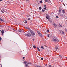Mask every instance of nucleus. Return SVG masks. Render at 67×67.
Returning <instances> with one entry per match:
<instances>
[{
    "mask_svg": "<svg viewBox=\"0 0 67 67\" xmlns=\"http://www.w3.org/2000/svg\"><path fill=\"white\" fill-rule=\"evenodd\" d=\"M42 1H40V3H42Z\"/></svg>",
    "mask_w": 67,
    "mask_h": 67,
    "instance_id": "a878e982",
    "label": "nucleus"
},
{
    "mask_svg": "<svg viewBox=\"0 0 67 67\" xmlns=\"http://www.w3.org/2000/svg\"><path fill=\"white\" fill-rule=\"evenodd\" d=\"M2 40V38L1 37H0V40Z\"/></svg>",
    "mask_w": 67,
    "mask_h": 67,
    "instance_id": "c9c22d12",
    "label": "nucleus"
},
{
    "mask_svg": "<svg viewBox=\"0 0 67 67\" xmlns=\"http://www.w3.org/2000/svg\"><path fill=\"white\" fill-rule=\"evenodd\" d=\"M28 64H29L30 65H31L32 64V63L31 62H29L28 63Z\"/></svg>",
    "mask_w": 67,
    "mask_h": 67,
    "instance_id": "ddd939ff",
    "label": "nucleus"
},
{
    "mask_svg": "<svg viewBox=\"0 0 67 67\" xmlns=\"http://www.w3.org/2000/svg\"><path fill=\"white\" fill-rule=\"evenodd\" d=\"M45 66H47V64H46Z\"/></svg>",
    "mask_w": 67,
    "mask_h": 67,
    "instance_id": "c03bdc74",
    "label": "nucleus"
},
{
    "mask_svg": "<svg viewBox=\"0 0 67 67\" xmlns=\"http://www.w3.org/2000/svg\"><path fill=\"white\" fill-rule=\"evenodd\" d=\"M28 20H30V18H28Z\"/></svg>",
    "mask_w": 67,
    "mask_h": 67,
    "instance_id": "2f4dec72",
    "label": "nucleus"
},
{
    "mask_svg": "<svg viewBox=\"0 0 67 67\" xmlns=\"http://www.w3.org/2000/svg\"><path fill=\"white\" fill-rule=\"evenodd\" d=\"M46 19H48V20H49V18H48V17L47 16H46Z\"/></svg>",
    "mask_w": 67,
    "mask_h": 67,
    "instance_id": "cd10ccee",
    "label": "nucleus"
},
{
    "mask_svg": "<svg viewBox=\"0 0 67 67\" xmlns=\"http://www.w3.org/2000/svg\"><path fill=\"white\" fill-rule=\"evenodd\" d=\"M39 10H41L42 9V8H41V7H40L39 8Z\"/></svg>",
    "mask_w": 67,
    "mask_h": 67,
    "instance_id": "4be33fe9",
    "label": "nucleus"
},
{
    "mask_svg": "<svg viewBox=\"0 0 67 67\" xmlns=\"http://www.w3.org/2000/svg\"><path fill=\"white\" fill-rule=\"evenodd\" d=\"M14 31H15V30L14 29Z\"/></svg>",
    "mask_w": 67,
    "mask_h": 67,
    "instance_id": "603ef678",
    "label": "nucleus"
},
{
    "mask_svg": "<svg viewBox=\"0 0 67 67\" xmlns=\"http://www.w3.org/2000/svg\"><path fill=\"white\" fill-rule=\"evenodd\" d=\"M2 35H3V34H2Z\"/></svg>",
    "mask_w": 67,
    "mask_h": 67,
    "instance_id": "8fccbe9b",
    "label": "nucleus"
},
{
    "mask_svg": "<svg viewBox=\"0 0 67 67\" xmlns=\"http://www.w3.org/2000/svg\"><path fill=\"white\" fill-rule=\"evenodd\" d=\"M44 7H45V8H46V5H44Z\"/></svg>",
    "mask_w": 67,
    "mask_h": 67,
    "instance_id": "e433bc0d",
    "label": "nucleus"
},
{
    "mask_svg": "<svg viewBox=\"0 0 67 67\" xmlns=\"http://www.w3.org/2000/svg\"><path fill=\"white\" fill-rule=\"evenodd\" d=\"M45 1L46 2H48V0H45Z\"/></svg>",
    "mask_w": 67,
    "mask_h": 67,
    "instance_id": "a211bd4d",
    "label": "nucleus"
},
{
    "mask_svg": "<svg viewBox=\"0 0 67 67\" xmlns=\"http://www.w3.org/2000/svg\"><path fill=\"white\" fill-rule=\"evenodd\" d=\"M1 30H0V32H1Z\"/></svg>",
    "mask_w": 67,
    "mask_h": 67,
    "instance_id": "864d4df0",
    "label": "nucleus"
},
{
    "mask_svg": "<svg viewBox=\"0 0 67 67\" xmlns=\"http://www.w3.org/2000/svg\"><path fill=\"white\" fill-rule=\"evenodd\" d=\"M48 21H49V22H50V23H52V21H51V20H49V19H48Z\"/></svg>",
    "mask_w": 67,
    "mask_h": 67,
    "instance_id": "2eb2a0df",
    "label": "nucleus"
},
{
    "mask_svg": "<svg viewBox=\"0 0 67 67\" xmlns=\"http://www.w3.org/2000/svg\"><path fill=\"white\" fill-rule=\"evenodd\" d=\"M27 34L28 35V36H31V34L29 33H27Z\"/></svg>",
    "mask_w": 67,
    "mask_h": 67,
    "instance_id": "423d86ee",
    "label": "nucleus"
},
{
    "mask_svg": "<svg viewBox=\"0 0 67 67\" xmlns=\"http://www.w3.org/2000/svg\"><path fill=\"white\" fill-rule=\"evenodd\" d=\"M24 64H27V63H28V62L27 61H24L23 62Z\"/></svg>",
    "mask_w": 67,
    "mask_h": 67,
    "instance_id": "39448f33",
    "label": "nucleus"
},
{
    "mask_svg": "<svg viewBox=\"0 0 67 67\" xmlns=\"http://www.w3.org/2000/svg\"><path fill=\"white\" fill-rule=\"evenodd\" d=\"M2 33H4V31L3 30H2Z\"/></svg>",
    "mask_w": 67,
    "mask_h": 67,
    "instance_id": "393cba45",
    "label": "nucleus"
},
{
    "mask_svg": "<svg viewBox=\"0 0 67 67\" xmlns=\"http://www.w3.org/2000/svg\"><path fill=\"white\" fill-rule=\"evenodd\" d=\"M26 1H29V0H26Z\"/></svg>",
    "mask_w": 67,
    "mask_h": 67,
    "instance_id": "09e8293b",
    "label": "nucleus"
},
{
    "mask_svg": "<svg viewBox=\"0 0 67 67\" xmlns=\"http://www.w3.org/2000/svg\"><path fill=\"white\" fill-rule=\"evenodd\" d=\"M37 50L38 51H40V49L39 48L37 47Z\"/></svg>",
    "mask_w": 67,
    "mask_h": 67,
    "instance_id": "f3484780",
    "label": "nucleus"
},
{
    "mask_svg": "<svg viewBox=\"0 0 67 67\" xmlns=\"http://www.w3.org/2000/svg\"><path fill=\"white\" fill-rule=\"evenodd\" d=\"M23 59H24L25 58V57H23Z\"/></svg>",
    "mask_w": 67,
    "mask_h": 67,
    "instance_id": "58836bf2",
    "label": "nucleus"
},
{
    "mask_svg": "<svg viewBox=\"0 0 67 67\" xmlns=\"http://www.w3.org/2000/svg\"><path fill=\"white\" fill-rule=\"evenodd\" d=\"M1 12H2V13H4V12L2 10L1 11Z\"/></svg>",
    "mask_w": 67,
    "mask_h": 67,
    "instance_id": "f704fd0d",
    "label": "nucleus"
},
{
    "mask_svg": "<svg viewBox=\"0 0 67 67\" xmlns=\"http://www.w3.org/2000/svg\"><path fill=\"white\" fill-rule=\"evenodd\" d=\"M38 34H39V35H40V36H41V37H43V35H42V34H41V33H40V32H39L38 33Z\"/></svg>",
    "mask_w": 67,
    "mask_h": 67,
    "instance_id": "7ed1b4c3",
    "label": "nucleus"
},
{
    "mask_svg": "<svg viewBox=\"0 0 67 67\" xmlns=\"http://www.w3.org/2000/svg\"><path fill=\"white\" fill-rule=\"evenodd\" d=\"M0 21H2V22H4V20H3L1 19L0 18Z\"/></svg>",
    "mask_w": 67,
    "mask_h": 67,
    "instance_id": "f8f14e48",
    "label": "nucleus"
},
{
    "mask_svg": "<svg viewBox=\"0 0 67 67\" xmlns=\"http://www.w3.org/2000/svg\"><path fill=\"white\" fill-rule=\"evenodd\" d=\"M48 37H49V35L48 34L47 35Z\"/></svg>",
    "mask_w": 67,
    "mask_h": 67,
    "instance_id": "c756f323",
    "label": "nucleus"
},
{
    "mask_svg": "<svg viewBox=\"0 0 67 67\" xmlns=\"http://www.w3.org/2000/svg\"><path fill=\"white\" fill-rule=\"evenodd\" d=\"M42 12H44L45 11V10L43 9H42Z\"/></svg>",
    "mask_w": 67,
    "mask_h": 67,
    "instance_id": "c85d7f7f",
    "label": "nucleus"
},
{
    "mask_svg": "<svg viewBox=\"0 0 67 67\" xmlns=\"http://www.w3.org/2000/svg\"><path fill=\"white\" fill-rule=\"evenodd\" d=\"M59 13H61V11H62V9H61L60 8L59 9Z\"/></svg>",
    "mask_w": 67,
    "mask_h": 67,
    "instance_id": "6e6552de",
    "label": "nucleus"
},
{
    "mask_svg": "<svg viewBox=\"0 0 67 67\" xmlns=\"http://www.w3.org/2000/svg\"><path fill=\"white\" fill-rule=\"evenodd\" d=\"M53 41L55 42H59V41L58 40V39L55 37H54V38L53 39Z\"/></svg>",
    "mask_w": 67,
    "mask_h": 67,
    "instance_id": "f257e3e1",
    "label": "nucleus"
},
{
    "mask_svg": "<svg viewBox=\"0 0 67 67\" xmlns=\"http://www.w3.org/2000/svg\"><path fill=\"white\" fill-rule=\"evenodd\" d=\"M26 29H27L28 28V27H26Z\"/></svg>",
    "mask_w": 67,
    "mask_h": 67,
    "instance_id": "a19ab883",
    "label": "nucleus"
},
{
    "mask_svg": "<svg viewBox=\"0 0 67 67\" xmlns=\"http://www.w3.org/2000/svg\"><path fill=\"white\" fill-rule=\"evenodd\" d=\"M2 1V0H0V1Z\"/></svg>",
    "mask_w": 67,
    "mask_h": 67,
    "instance_id": "de8ad7c7",
    "label": "nucleus"
},
{
    "mask_svg": "<svg viewBox=\"0 0 67 67\" xmlns=\"http://www.w3.org/2000/svg\"><path fill=\"white\" fill-rule=\"evenodd\" d=\"M58 47H55V51H57V49H58Z\"/></svg>",
    "mask_w": 67,
    "mask_h": 67,
    "instance_id": "9b49d317",
    "label": "nucleus"
},
{
    "mask_svg": "<svg viewBox=\"0 0 67 67\" xmlns=\"http://www.w3.org/2000/svg\"><path fill=\"white\" fill-rule=\"evenodd\" d=\"M28 66H29V65H28L27 64L25 65V67H29Z\"/></svg>",
    "mask_w": 67,
    "mask_h": 67,
    "instance_id": "9d476101",
    "label": "nucleus"
},
{
    "mask_svg": "<svg viewBox=\"0 0 67 67\" xmlns=\"http://www.w3.org/2000/svg\"><path fill=\"white\" fill-rule=\"evenodd\" d=\"M64 31H63L62 32V34H64Z\"/></svg>",
    "mask_w": 67,
    "mask_h": 67,
    "instance_id": "dca6fc26",
    "label": "nucleus"
},
{
    "mask_svg": "<svg viewBox=\"0 0 67 67\" xmlns=\"http://www.w3.org/2000/svg\"><path fill=\"white\" fill-rule=\"evenodd\" d=\"M40 48H41V49H44V47H43V46H42Z\"/></svg>",
    "mask_w": 67,
    "mask_h": 67,
    "instance_id": "4468645a",
    "label": "nucleus"
},
{
    "mask_svg": "<svg viewBox=\"0 0 67 67\" xmlns=\"http://www.w3.org/2000/svg\"><path fill=\"white\" fill-rule=\"evenodd\" d=\"M65 30H66V31H67V29H65Z\"/></svg>",
    "mask_w": 67,
    "mask_h": 67,
    "instance_id": "49530a36",
    "label": "nucleus"
},
{
    "mask_svg": "<svg viewBox=\"0 0 67 67\" xmlns=\"http://www.w3.org/2000/svg\"><path fill=\"white\" fill-rule=\"evenodd\" d=\"M25 23H27V21H25Z\"/></svg>",
    "mask_w": 67,
    "mask_h": 67,
    "instance_id": "4c0bfd02",
    "label": "nucleus"
},
{
    "mask_svg": "<svg viewBox=\"0 0 67 67\" xmlns=\"http://www.w3.org/2000/svg\"><path fill=\"white\" fill-rule=\"evenodd\" d=\"M59 15V13H58Z\"/></svg>",
    "mask_w": 67,
    "mask_h": 67,
    "instance_id": "3c124183",
    "label": "nucleus"
},
{
    "mask_svg": "<svg viewBox=\"0 0 67 67\" xmlns=\"http://www.w3.org/2000/svg\"><path fill=\"white\" fill-rule=\"evenodd\" d=\"M25 36H28L27 34H25Z\"/></svg>",
    "mask_w": 67,
    "mask_h": 67,
    "instance_id": "aec40b11",
    "label": "nucleus"
},
{
    "mask_svg": "<svg viewBox=\"0 0 67 67\" xmlns=\"http://www.w3.org/2000/svg\"><path fill=\"white\" fill-rule=\"evenodd\" d=\"M9 27V29H11V27Z\"/></svg>",
    "mask_w": 67,
    "mask_h": 67,
    "instance_id": "ea45409f",
    "label": "nucleus"
},
{
    "mask_svg": "<svg viewBox=\"0 0 67 67\" xmlns=\"http://www.w3.org/2000/svg\"><path fill=\"white\" fill-rule=\"evenodd\" d=\"M62 11L63 14H64V13H65V10H63Z\"/></svg>",
    "mask_w": 67,
    "mask_h": 67,
    "instance_id": "0eeeda50",
    "label": "nucleus"
},
{
    "mask_svg": "<svg viewBox=\"0 0 67 67\" xmlns=\"http://www.w3.org/2000/svg\"><path fill=\"white\" fill-rule=\"evenodd\" d=\"M58 25L60 27H62V24H59Z\"/></svg>",
    "mask_w": 67,
    "mask_h": 67,
    "instance_id": "1a4fd4ad",
    "label": "nucleus"
},
{
    "mask_svg": "<svg viewBox=\"0 0 67 67\" xmlns=\"http://www.w3.org/2000/svg\"><path fill=\"white\" fill-rule=\"evenodd\" d=\"M44 10H47V9H46V8H44Z\"/></svg>",
    "mask_w": 67,
    "mask_h": 67,
    "instance_id": "b1692460",
    "label": "nucleus"
},
{
    "mask_svg": "<svg viewBox=\"0 0 67 67\" xmlns=\"http://www.w3.org/2000/svg\"><path fill=\"white\" fill-rule=\"evenodd\" d=\"M56 18H58V16H56Z\"/></svg>",
    "mask_w": 67,
    "mask_h": 67,
    "instance_id": "473e14b6",
    "label": "nucleus"
},
{
    "mask_svg": "<svg viewBox=\"0 0 67 67\" xmlns=\"http://www.w3.org/2000/svg\"><path fill=\"white\" fill-rule=\"evenodd\" d=\"M59 56L61 58H62V55H59Z\"/></svg>",
    "mask_w": 67,
    "mask_h": 67,
    "instance_id": "72a5a7b5",
    "label": "nucleus"
},
{
    "mask_svg": "<svg viewBox=\"0 0 67 67\" xmlns=\"http://www.w3.org/2000/svg\"><path fill=\"white\" fill-rule=\"evenodd\" d=\"M49 67H51V65H49Z\"/></svg>",
    "mask_w": 67,
    "mask_h": 67,
    "instance_id": "79ce46f5",
    "label": "nucleus"
},
{
    "mask_svg": "<svg viewBox=\"0 0 67 67\" xmlns=\"http://www.w3.org/2000/svg\"><path fill=\"white\" fill-rule=\"evenodd\" d=\"M19 32H21V31H22V30H19Z\"/></svg>",
    "mask_w": 67,
    "mask_h": 67,
    "instance_id": "5701e85b",
    "label": "nucleus"
},
{
    "mask_svg": "<svg viewBox=\"0 0 67 67\" xmlns=\"http://www.w3.org/2000/svg\"><path fill=\"white\" fill-rule=\"evenodd\" d=\"M27 29H28V30H29L30 31H31V29L29 27H28Z\"/></svg>",
    "mask_w": 67,
    "mask_h": 67,
    "instance_id": "412c9836",
    "label": "nucleus"
},
{
    "mask_svg": "<svg viewBox=\"0 0 67 67\" xmlns=\"http://www.w3.org/2000/svg\"><path fill=\"white\" fill-rule=\"evenodd\" d=\"M1 67H2V65L1 64Z\"/></svg>",
    "mask_w": 67,
    "mask_h": 67,
    "instance_id": "37998d69",
    "label": "nucleus"
},
{
    "mask_svg": "<svg viewBox=\"0 0 67 67\" xmlns=\"http://www.w3.org/2000/svg\"><path fill=\"white\" fill-rule=\"evenodd\" d=\"M53 25L55 27H56L57 26V25L55 24V23H54L53 24Z\"/></svg>",
    "mask_w": 67,
    "mask_h": 67,
    "instance_id": "20e7f679",
    "label": "nucleus"
},
{
    "mask_svg": "<svg viewBox=\"0 0 67 67\" xmlns=\"http://www.w3.org/2000/svg\"><path fill=\"white\" fill-rule=\"evenodd\" d=\"M43 59H44V58H43L42 57V58H41V60H43Z\"/></svg>",
    "mask_w": 67,
    "mask_h": 67,
    "instance_id": "7c9ffc66",
    "label": "nucleus"
},
{
    "mask_svg": "<svg viewBox=\"0 0 67 67\" xmlns=\"http://www.w3.org/2000/svg\"><path fill=\"white\" fill-rule=\"evenodd\" d=\"M47 32H49V30H47Z\"/></svg>",
    "mask_w": 67,
    "mask_h": 67,
    "instance_id": "bb28decb",
    "label": "nucleus"
},
{
    "mask_svg": "<svg viewBox=\"0 0 67 67\" xmlns=\"http://www.w3.org/2000/svg\"><path fill=\"white\" fill-rule=\"evenodd\" d=\"M31 33L33 35H35V33H34V32H33V31L32 30H30V31Z\"/></svg>",
    "mask_w": 67,
    "mask_h": 67,
    "instance_id": "f03ea898",
    "label": "nucleus"
},
{
    "mask_svg": "<svg viewBox=\"0 0 67 67\" xmlns=\"http://www.w3.org/2000/svg\"><path fill=\"white\" fill-rule=\"evenodd\" d=\"M33 41H34V39H33Z\"/></svg>",
    "mask_w": 67,
    "mask_h": 67,
    "instance_id": "a18cd8bd",
    "label": "nucleus"
},
{
    "mask_svg": "<svg viewBox=\"0 0 67 67\" xmlns=\"http://www.w3.org/2000/svg\"><path fill=\"white\" fill-rule=\"evenodd\" d=\"M33 47H34V48H36V46H35V45H34L33 46Z\"/></svg>",
    "mask_w": 67,
    "mask_h": 67,
    "instance_id": "6ab92c4d",
    "label": "nucleus"
}]
</instances>
